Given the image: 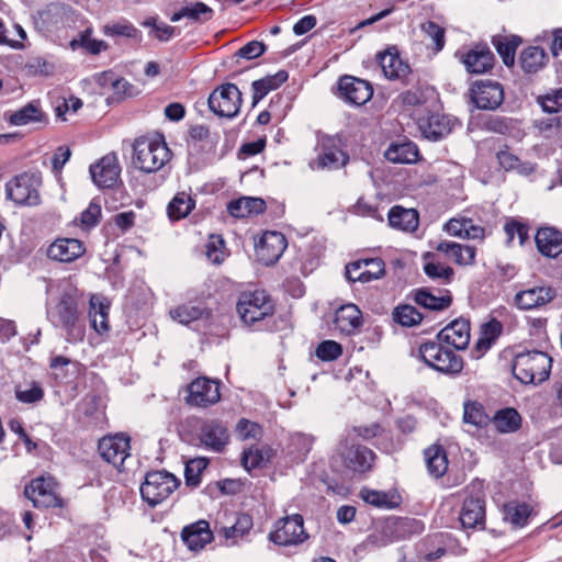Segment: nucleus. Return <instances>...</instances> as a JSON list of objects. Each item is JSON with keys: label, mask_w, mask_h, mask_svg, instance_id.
<instances>
[{"label": "nucleus", "mask_w": 562, "mask_h": 562, "mask_svg": "<svg viewBox=\"0 0 562 562\" xmlns=\"http://www.w3.org/2000/svg\"><path fill=\"white\" fill-rule=\"evenodd\" d=\"M236 310L246 326H255L273 315L274 304L265 291L256 290L243 292L239 295Z\"/></svg>", "instance_id": "39448f33"}, {"label": "nucleus", "mask_w": 562, "mask_h": 562, "mask_svg": "<svg viewBox=\"0 0 562 562\" xmlns=\"http://www.w3.org/2000/svg\"><path fill=\"white\" fill-rule=\"evenodd\" d=\"M273 457V450L269 447H251L245 450L241 458L244 468L251 469L266 467Z\"/></svg>", "instance_id": "49530a36"}, {"label": "nucleus", "mask_w": 562, "mask_h": 562, "mask_svg": "<svg viewBox=\"0 0 562 562\" xmlns=\"http://www.w3.org/2000/svg\"><path fill=\"white\" fill-rule=\"evenodd\" d=\"M130 437L123 434L103 437L98 445L101 458L120 469L130 456Z\"/></svg>", "instance_id": "2eb2a0df"}, {"label": "nucleus", "mask_w": 562, "mask_h": 562, "mask_svg": "<svg viewBox=\"0 0 562 562\" xmlns=\"http://www.w3.org/2000/svg\"><path fill=\"white\" fill-rule=\"evenodd\" d=\"M241 102V92L234 83L222 85L210 94L207 100L209 108L214 114L228 119L238 114Z\"/></svg>", "instance_id": "6e6552de"}, {"label": "nucleus", "mask_w": 562, "mask_h": 562, "mask_svg": "<svg viewBox=\"0 0 562 562\" xmlns=\"http://www.w3.org/2000/svg\"><path fill=\"white\" fill-rule=\"evenodd\" d=\"M252 525L250 515L240 514L233 526L221 528L220 535H222L226 541L231 540V543L235 544L237 543V539L243 538L251 530Z\"/></svg>", "instance_id": "3c124183"}, {"label": "nucleus", "mask_w": 562, "mask_h": 562, "mask_svg": "<svg viewBox=\"0 0 562 562\" xmlns=\"http://www.w3.org/2000/svg\"><path fill=\"white\" fill-rule=\"evenodd\" d=\"M307 538L308 535L304 530V519L299 514L278 520L276 529L269 535L272 542L284 547L303 543Z\"/></svg>", "instance_id": "1a4fd4ad"}, {"label": "nucleus", "mask_w": 562, "mask_h": 562, "mask_svg": "<svg viewBox=\"0 0 562 562\" xmlns=\"http://www.w3.org/2000/svg\"><path fill=\"white\" fill-rule=\"evenodd\" d=\"M179 484V480L166 470L148 472L140 485V494L150 507H155L168 498Z\"/></svg>", "instance_id": "423d86ee"}, {"label": "nucleus", "mask_w": 562, "mask_h": 562, "mask_svg": "<svg viewBox=\"0 0 562 562\" xmlns=\"http://www.w3.org/2000/svg\"><path fill=\"white\" fill-rule=\"evenodd\" d=\"M102 32L110 37L123 36L126 38H136L139 35V31L127 21L108 23L103 26Z\"/></svg>", "instance_id": "052dcab7"}, {"label": "nucleus", "mask_w": 562, "mask_h": 562, "mask_svg": "<svg viewBox=\"0 0 562 562\" xmlns=\"http://www.w3.org/2000/svg\"><path fill=\"white\" fill-rule=\"evenodd\" d=\"M384 156L393 164H413L418 160L419 150L413 142L404 140L392 143L385 150Z\"/></svg>", "instance_id": "72a5a7b5"}, {"label": "nucleus", "mask_w": 562, "mask_h": 562, "mask_svg": "<svg viewBox=\"0 0 562 562\" xmlns=\"http://www.w3.org/2000/svg\"><path fill=\"white\" fill-rule=\"evenodd\" d=\"M209 460L206 458H195L187 462L184 469L186 484L196 487L201 483L202 472L206 469Z\"/></svg>", "instance_id": "13d9d810"}, {"label": "nucleus", "mask_w": 562, "mask_h": 562, "mask_svg": "<svg viewBox=\"0 0 562 562\" xmlns=\"http://www.w3.org/2000/svg\"><path fill=\"white\" fill-rule=\"evenodd\" d=\"M85 251L82 241L77 238H57L47 248V257L59 262H72Z\"/></svg>", "instance_id": "5701e85b"}, {"label": "nucleus", "mask_w": 562, "mask_h": 562, "mask_svg": "<svg viewBox=\"0 0 562 562\" xmlns=\"http://www.w3.org/2000/svg\"><path fill=\"white\" fill-rule=\"evenodd\" d=\"M488 415L485 413L484 407L476 401H467L463 404V422L475 427H484L490 422Z\"/></svg>", "instance_id": "603ef678"}, {"label": "nucleus", "mask_w": 562, "mask_h": 562, "mask_svg": "<svg viewBox=\"0 0 562 562\" xmlns=\"http://www.w3.org/2000/svg\"><path fill=\"white\" fill-rule=\"evenodd\" d=\"M224 240L217 236H212L210 241L206 245V257L207 259L216 265H220L225 259V252H224Z\"/></svg>", "instance_id": "774afa93"}, {"label": "nucleus", "mask_w": 562, "mask_h": 562, "mask_svg": "<svg viewBox=\"0 0 562 562\" xmlns=\"http://www.w3.org/2000/svg\"><path fill=\"white\" fill-rule=\"evenodd\" d=\"M15 398L23 404H35L43 400L44 390L38 382L32 381L14 387Z\"/></svg>", "instance_id": "5fc2aeb1"}, {"label": "nucleus", "mask_w": 562, "mask_h": 562, "mask_svg": "<svg viewBox=\"0 0 562 562\" xmlns=\"http://www.w3.org/2000/svg\"><path fill=\"white\" fill-rule=\"evenodd\" d=\"M437 339L457 350L465 349L470 342L469 321L464 318L454 319L438 333Z\"/></svg>", "instance_id": "b1692460"}, {"label": "nucleus", "mask_w": 562, "mask_h": 562, "mask_svg": "<svg viewBox=\"0 0 562 562\" xmlns=\"http://www.w3.org/2000/svg\"><path fill=\"white\" fill-rule=\"evenodd\" d=\"M47 317L52 325L65 331V339L70 344L80 342L86 336V325L78 311L75 295L64 293L58 303L48 308Z\"/></svg>", "instance_id": "f257e3e1"}, {"label": "nucleus", "mask_w": 562, "mask_h": 562, "mask_svg": "<svg viewBox=\"0 0 562 562\" xmlns=\"http://www.w3.org/2000/svg\"><path fill=\"white\" fill-rule=\"evenodd\" d=\"M414 301L425 308L443 311L451 305L452 296L449 291H446L443 295L436 296L428 289H419L415 292Z\"/></svg>", "instance_id": "37998d69"}, {"label": "nucleus", "mask_w": 562, "mask_h": 562, "mask_svg": "<svg viewBox=\"0 0 562 562\" xmlns=\"http://www.w3.org/2000/svg\"><path fill=\"white\" fill-rule=\"evenodd\" d=\"M434 254L427 252L424 257L426 260L424 265L425 274L441 284H448L452 281L454 271L451 267L445 266L440 262L429 261L428 259L434 258Z\"/></svg>", "instance_id": "8fccbe9b"}, {"label": "nucleus", "mask_w": 562, "mask_h": 562, "mask_svg": "<svg viewBox=\"0 0 562 562\" xmlns=\"http://www.w3.org/2000/svg\"><path fill=\"white\" fill-rule=\"evenodd\" d=\"M133 164L139 170L151 173L161 169L170 159V150L162 139L140 137L134 143Z\"/></svg>", "instance_id": "7ed1b4c3"}, {"label": "nucleus", "mask_w": 562, "mask_h": 562, "mask_svg": "<svg viewBox=\"0 0 562 562\" xmlns=\"http://www.w3.org/2000/svg\"><path fill=\"white\" fill-rule=\"evenodd\" d=\"M554 297V292L548 286H536L518 292L515 295V304L520 310H532L542 306Z\"/></svg>", "instance_id": "c756f323"}, {"label": "nucleus", "mask_w": 562, "mask_h": 562, "mask_svg": "<svg viewBox=\"0 0 562 562\" xmlns=\"http://www.w3.org/2000/svg\"><path fill=\"white\" fill-rule=\"evenodd\" d=\"M422 31L434 42L436 53L440 52L446 44V31L442 26L434 21H427L420 25Z\"/></svg>", "instance_id": "680f3d73"}, {"label": "nucleus", "mask_w": 562, "mask_h": 562, "mask_svg": "<svg viewBox=\"0 0 562 562\" xmlns=\"http://www.w3.org/2000/svg\"><path fill=\"white\" fill-rule=\"evenodd\" d=\"M376 61L383 75L391 80L404 79L411 72L409 66L400 58L395 48L378 53Z\"/></svg>", "instance_id": "cd10ccee"}, {"label": "nucleus", "mask_w": 562, "mask_h": 562, "mask_svg": "<svg viewBox=\"0 0 562 562\" xmlns=\"http://www.w3.org/2000/svg\"><path fill=\"white\" fill-rule=\"evenodd\" d=\"M499 166L506 171L516 170L519 173L527 172V167L520 162V159L508 149L499 150L496 154Z\"/></svg>", "instance_id": "0e129e2a"}, {"label": "nucleus", "mask_w": 562, "mask_h": 562, "mask_svg": "<svg viewBox=\"0 0 562 562\" xmlns=\"http://www.w3.org/2000/svg\"><path fill=\"white\" fill-rule=\"evenodd\" d=\"M387 221L390 226L395 229L413 233L419 225V214L415 209L394 205L387 213Z\"/></svg>", "instance_id": "2f4dec72"}, {"label": "nucleus", "mask_w": 562, "mask_h": 562, "mask_svg": "<svg viewBox=\"0 0 562 562\" xmlns=\"http://www.w3.org/2000/svg\"><path fill=\"white\" fill-rule=\"evenodd\" d=\"M170 317L175 321H178L180 324L188 325L191 322L201 319L203 317H209V311L203 307L201 304L192 305V304H183L179 305L169 312Z\"/></svg>", "instance_id": "de8ad7c7"}, {"label": "nucleus", "mask_w": 562, "mask_h": 562, "mask_svg": "<svg viewBox=\"0 0 562 562\" xmlns=\"http://www.w3.org/2000/svg\"><path fill=\"white\" fill-rule=\"evenodd\" d=\"M548 61V55L542 47L529 46L521 50L519 64L525 74H536L541 70Z\"/></svg>", "instance_id": "58836bf2"}, {"label": "nucleus", "mask_w": 562, "mask_h": 562, "mask_svg": "<svg viewBox=\"0 0 562 562\" xmlns=\"http://www.w3.org/2000/svg\"><path fill=\"white\" fill-rule=\"evenodd\" d=\"M471 100L480 110L494 111L504 102V88L494 80H477L470 89Z\"/></svg>", "instance_id": "9b49d317"}, {"label": "nucleus", "mask_w": 562, "mask_h": 562, "mask_svg": "<svg viewBox=\"0 0 562 562\" xmlns=\"http://www.w3.org/2000/svg\"><path fill=\"white\" fill-rule=\"evenodd\" d=\"M198 438L200 445L205 449L221 453L229 442V432L226 425L220 420L212 419L201 425Z\"/></svg>", "instance_id": "f3484780"}, {"label": "nucleus", "mask_w": 562, "mask_h": 562, "mask_svg": "<svg viewBox=\"0 0 562 562\" xmlns=\"http://www.w3.org/2000/svg\"><path fill=\"white\" fill-rule=\"evenodd\" d=\"M180 537L189 550L199 551L213 540V532L209 521L201 519L183 527Z\"/></svg>", "instance_id": "393cba45"}, {"label": "nucleus", "mask_w": 562, "mask_h": 562, "mask_svg": "<svg viewBox=\"0 0 562 562\" xmlns=\"http://www.w3.org/2000/svg\"><path fill=\"white\" fill-rule=\"evenodd\" d=\"M221 400L220 382L205 376L193 380L188 386L186 402L190 406L207 407Z\"/></svg>", "instance_id": "ddd939ff"}, {"label": "nucleus", "mask_w": 562, "mask_h": 562, "mask_svg": "<svg viewBox=\"0 0 562 562\" xmlns=\"http://www.w3.org/2000/svg\"><path fill=\"white\" fill-rule=\"evenodd\" d=\"M392 318L401 326L413 327L423 321V315L415 306L409 304H402L393 310Z\"/></svg>", "instance_id": "6e6d98bb"}, {"label": "nucleus", "mask_w": 562, "mask_h": 562, "mask_svg": "<svg viewBox=\"0 0 562 562\" xmlns=\"http://www.w3.org/2000/svg\"><path fill=\"white\" fill-rule=\"evenodd\" d=\"M436 250L445 254L459 266H472L475 262L476 249L470 245L445 240L436 246Z\"/></svg>", "instance_id": "7c9ffc66"}, {"label": "nucleus", "mask_w": 562, "mask_h": 562, "mask_svg": "<svg viewBox=\"0 0 562 562\" xmlns=\"http://www.w3.org/2000/svg\"><path fill=\"white\" fill-rule=\"evenodd\" d=\"M458 124L456 117L439 113L419 117L417 122L422 135L432 142L447 137Z\"/></svg>", "instance_id": "a211bd4d"}, {"label": "nucleus", "mask_w": 562, "mask_h": 562, "mask_svg": "<svg viewBox=\"0 0 562 562\" xmlns=\"http://www.w3.org/2000/svg\"><path fill=\"white\" fill-rule=\"evenodd\" d=\"M213 10L203 2H195L191 5L182 7L170 16L171 22H178L183 18L191 21L203 23L212 19Z\"/></svg>", "instance_id": "c03bdc74"}, {"label": "nucleus", "mask_w": 562, "mask_h": 562, "mask_svg": "<svg viewBox=\"0 0 562 562\" xmlns=\"http://www.w3.org/2000/svg\"><path fill=\"white\" fill-rule=\"evenodd\" d=\"M538 251L548 258H557L562 254V232L555 227H540L535 235Z\"/></svg>", "instance_id": "a878e982"}, {"label": "nucleus", "mask_w": 562, "mask_h": 562, "mask_svg": "<svg viewBox=\"0 0 562 562\" xmlns=\"http://www.w3.org/2000/svg\"><path fill=\"white\" fill-rule=\"evenodd\" d=\"M53 479L37 477L24 488V495L36 508L63 507L64 502L54 490Z\"/></svg>", "instance_id": "f8f14e48"}, {"label": "nucleus", "mask_w": 562, "mask_h": 562, "mask_svg": "<svg viewBox=\"0 0 562 562\" xmlns=\"http://www.w3.org/2000/svg\"><path fill=\"white\" fill-rule=\"evenodd\" d=\"M419 358L431 369L448 375L462 371L463 360L452 349L438 341H427L419 346Z\"/></svg>", "instance_id": "20e7f679"}, {"label": "nucleus", "mask_w": 562, "mask_h": 562, "mask_svg": "<svg viewBox=\"0 0 562 562\" xmlns=\"http://www.w3.org/2000/svg\"><path fill=\"white\" fill-rule=\"evenodd\" d=\"M313 441V437L306 434L296 432L291 435L289 442L290 453L295 454V459L303 460L311 451Z\"/></svg>", "instance_id": "bf43d9fd"}, {"label": "nucleus", "mask_w": 562, "mask_h": 562, "mask_svg": "<svg viewBox=\"0 0 562 562\" xmlns=\"http://www.w3.org/2000/svg\"><path fill=\"white\" fill-rule=\"evenodd\" d=\"M89 171L95 186L102 189L113 188L121 173L117 156L113 153L103 156L98 162L90 166Z\"/></svg>", "instance_id": "aec40b11"}, {"label": "nucleus", "mask_w": 562, "mask_h": 562, "mask_svg": "<svg viewBox=\"0 0 562 562\" xmlns=\"http://www.w3.org/2000/svg\"><path fill=\"white\" fill-rule=\"evenodd\" d=\"M334 325L344 335H355L363 325L362 312L356 304H345L336 310Z\"/></svg>", "instance_id": "4be33fe9"}, {"label": "nucleus", "mask_w": 562, "mask_h": 562, "mask_svg": "<svg viewBox=\"0 0 562 562\" xmlns=\"http://www.w3.org/2000/svg\"><path fill=\"white\" fill-rule=\"evenodd\" d=\"M47 115L43 112L40 101H32L12 112L9 116V123L15 126H23L31 123L47 124Z\"/></svg>", "instance_id": "473e14b6"}, {"label": "nucleus", "mask_w": 562, "mask_h": 562, "mask_svg": "<svg viewBox=\"0 0 562 562\" xmlns=\"http://www.w3.org/2000/svg\"><path fill=\"white\" fill-rule=\"evenodd\" d=\"M195 207V201L186 192L177 193L167 206L168 216L172 221L187 217Z\"/></svg>", "instance_id": "a18cd8bd"}, {"label": "nucleus", "mask_w": 562, "mask_h": 562, "mask_svg": "<svg viewBox=\"0 0 562 562\" xmlns=\"http://www.w3.org/2000/svg\"><path fill=\"white\" fill-rule=\"evenodd\" d=\"M460 522L463 528L474 529L485 525V503L479 497H468L464 499L460 516Z\"/></svg>", "instance_id": "c85d7f7f"}, {"label": "nucleus", "mask_w": 562, "mask_h": 562, "mask_svg": "<svg viewBox=\"0 0 562 562\" xmlns=\"http://www.w3.org/2000/svg\"><path fill=\"white\" fill-rule=\"evenodd\" d=\"M552 359L548 353L530 350L517 353L512 370L514 376L524 384H539L546 381L551 371Z\"/></svg>", "instance_id": "f03ea898"}, {"label": "nucleus", "mask_w": 562, "mask_h": 562, "mask_svg": "<svg viewBox=\"0 0 562 562\" xmlns=\"http://www.w3.org/2000/svg\"><path fill=\"white\" fill-rule=\"evenodd\" d=\"M385 265L381 258H367L352 261L346 266L345 276L350 282L368 283L382 278Z\"/></svg>", "instance_id": "dca6fc26"}, {"label": "nucleus", "mask_w": 562, "mask_h": 562, "mask_svg": "<svg viewBox=\"0 0 562 562\" xmlns=\"http://www.w3.org/2000/svg\"><path fill=\"white\" fill-rule=\"evenodd\" d=\"M289 78L285 70H279L274 75H268L251 83L252 89V106H256L270 91L278 89Z\"/></svg>", "instance_id": "c9c22d12"}, {"label": "nucleus", "mask_w": 562, "mask_h": 562, "mask_svg": "<svg viewBox=\"0 0 562 562\" xmlns=\"http://www.w3.org/2000/svg\"><path fill=\"white\" fill-rule=\"evenodd\" d=\"M461 61L470 74L487 72L494 66V54L487 47L476 46L461 57Z\"/></svg>", "instance_id": "bb28decb"}, {"label": "nucleus", "mask_w": 562, "mask_h": 562, "mask_svg": "<svg viewBox=\"0 0 562 562\" xmlns=\"http://www.w3.org/2000/svg\"><path fill=\"white\" fill-rule=\"evenodd\" d=\"M288 243L285 236L279 232H266L256 244V257L265 266L276 263L284 250Z\"/></svg>", "instance_id": "6ab92c4d"}, {"label": "nucleus", "mask_w": 562, "mask_h": 562, "mask_svg": "<svg viewBox=\"0 0 562 562\" xmlns=\"http://www.w3.org/2000/svg\"><path fill=\"white\" fill-rule=\"evenodd\" d=\"M492 422L498 432L510 434L517 431L521 426V416L513 407L497 411Z\"/></svg>", "instance_id": "79ce46f5"}, {"label": "nucleus", "mask_w": 562, "mask_h": 562, "mask_svg": "<svg viewBox=\"0 0 562 562\" xmlns=\"http://www.w3.org/2000/svg\"><path fill=\"white\" fill-rule=\"evenodd\" d=\"M503 331V325L499 321L493 318L482 325L481 336L476 342L480 350H487Z\"/></svg>", "instance_id": "4d7b16f0"}, {"label": "nucleus", "mask_w": 562, "mask_h": 562, "mask_svg": "<svg viewBox=\"0 0 562 562\" xmlns=\"http://www.w3.org/2000/svg\"><path fill=\"white\" fill-rule=\"evenodd\" d=\"M492 44L507 67L515 64V54L517 47L521 44V37L518 35H496L493 36Z\"/></svg>", "instance_id": "a19ab883"}, {"label": "nucleus", "mask_w": 562, "mask_h": 562, "mask_svg": "<svg viewBox=\"0 0 562 562\" xmlns=\"http://www.w3.org/2000/svg\"><path fill=\"white\" fill-rule=\"evenodd\" d=\"M344 465L356 473H366L372 469L374 452L362 445H346L340 451Z\"/></svg>", "instance_id": "412c9836"}, {"label": "nucleus", "mask_w": 562, "mask_h": 562, "mask_svg": "<svg viewBox=\"0 0 562 562\" xmlns=\"http://www.w3.org/2000/svg\"><path fill=\"white\" fill-rule=\"evenodd\" d=\"M359 496L364 503L380 509H393L400 505V497L390 492L362 487Z\"/></svg>", "instance_id": "ea45409f"}, {"label": "nucleus", "mask_w": 562, "mask_h": 562, "mask_svg": "<svg viewBox=\"0 0 562 562\" xmlns=\"http://www.w3.org/2000/svg\"><path fill=\"white\" fill-rule=\"evenodd\" d=\"M37 186L34 175H18L5 184L7 196L16 204L36 205L40 203Z\"/></svg>", "instance_id": "9d476101"}, {"label": "nucleus", "mask_w": 562, "mask_h": 562, "mask_svg": "<svg viewBox=\"0 0 562 562\" xmlns=\"http://www.w3.org/2000/svg\"><path fill=\"white\" fill-rule=\"evenodd\" d=\"M317 145L321 148L316 159L317 168L338 169L348 164L349 156L344 150L346 144L340 135H321Z\"/></svg>", "instance_id": "0eeeda50"}, {"label": "nucleus", "mask_w": 562, "mask_h": 562, "mask_svg": "<svg viewBox=\"0 0 562 562\" xmlns=\"http://www.w3.org/2000/svg\"><path fill=\"white\" fill-rule=\"evenodd\" d=\"M531 514V507L526 503L512 502L504 506L505 519L515 527H522L527 524Z\"/></svg>", "instance_id": "864d4df0"}, {"label": "nucleus", "mask_w": 562, "mask_h": 562, "mask_svg": "<svg viewBox=\"0 0 562 562\" xmlns=\"http://www.w3.org/2000/svg\"><path fill=\"white\" fill-rule=\"evenodd\" d=\"M89 318L91 327L100 335L109 331L110 304L102 297L92 295L90 299Z\"/></svg>", "instance_id": "f704fd0d"}, {"label": "nucleus", "mask_w": 562, "mask_h": 562, "mask_svg": "<svg viewBox=\"0 0 562 562\" xmlns=\"http://www.w3.org/2000/svg\"><path fill=\"white\" fill-rule=\"evenodd\" d=\"M92 29L88 27L80 32L77 37L72 38L69 43L70 47L75 50L77 48H83L91 55H98L109 48L106 42L102 40H95L91 37Z\"/></svg>", "instance_id": "09e8293b"}, {"label": "nucleus", "mask_w": 562, "mask_h": 562, "mask_svg": "<svg viewBox=\"0 0 562 562\" xmlns=\"http://www.w3.org/2000/svg\"><path fill=\"white\" fill-rule=\"evenodd\" d=\"M266 210V202L260 198L241 196L227 204L228 213L237 218L258 215Z\"/></svg>", "instance_id": "e433bc0d"}, {"label": "nucleus", "mask_w": 562, "mask_h": 562, "mask_svg": "<svg viewBox=\"0 0 562 562\" xmlns=\"http://www.w3.org/2000/svg\"><path fill=\"white\" fill-rule=\"evenodd\" d=\"M505 234L507 236V243H512L515 236L518 237L519 244L522 246L529 239V227L528 225L512 220L504 226Z\"/></svg>", "instance_id": "69168bd1"}, {"label": "nucleus", "mask_w": 562, "mask_h": 562, "mask_svg": "<svg viewBox=\"0 0 562 562\" xmlns=\"http://www.w3.org/2000/svg\"><path fill=\"white\" fill-rule=\"evenodd\" d=\"M424 457L428 473L435 479L443 476L448 469V458L443 447L432 445L425 449Z\"/></svg>", "instance_id": "4c0bfd02"}, {"label": "nucleus", "mask_w": 562, "mask_h": 562, "mask_svg": "<svg viewBox=\"0 0 562 562\" xmlns=\"http://www.w3.org/2000/svg\"><path fill=\"white\" fill-rule=\"evenodd\" d=\"M315 355L323 361H334L342 355V347L335 340H324L317 346Z\"/></svg>", "instance_id": "e2e57ef3"}, {"label": "nucleus", "mask_w": 562, "mask_h": 562, "mask_svg": "<svg viewBox=\"0 0 562 562\" xmlns=\"http://www.w3.org/2000/svg\"><path fill=\"white\" fill-rule=\"evenodd\" d=\"M236 432L243 440L258 439L262 435V429L257 423L243 418L236 426Z\"/></svg>", "instance_id": "338daca9"}, {"label": "nucleus", "mask_w": 562, "mask_h": 562, "mask_svg": "<svg viewBox=\"0 0 562 562\" xmlns=\"http://www.w3.org/2000/svg\"><path fill=\"white\" fill-rule=\"evenodd\" d=\"M372 95L373 87L367 80L348 75L338 80V97L351 105H363Z\"/></svg>", "instance_id": "4468645a"}]
</instances>
